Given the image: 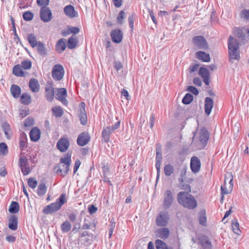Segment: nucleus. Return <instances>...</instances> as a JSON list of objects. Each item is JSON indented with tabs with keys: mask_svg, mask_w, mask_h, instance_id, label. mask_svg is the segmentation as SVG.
Returning a JSON list of instances; mask_svg holds the SVG:
<instances>
[{
	"mask_svg": "<svg viewBox=\"0 0 249 249\" xmlns=\"http://www.w3.org/2000/svg\"><path fill=\"white\" fill-rule=\"evenodd\" d=\"M177 199L180 205L188 209H193L197 206V201L196 199L188 193L179 192L177 195Z\"/></svg>",
	"mask_w": 249,
	"mask_h": 249,
	"instance_id": "obj_1",
	"label": "nucleus"
},
{
	"mask_svg": "<svg viewBox=\"0 0 249 249\" xmlns=\"http://www.w3.org/2000/svg\"><path fill=\"white\" fill-rule=\"evenodd\" d=\"M71 155L67 154L66 156L60 159V162L54 167L57 174L62 177L65 176L68 174L71 163Z\"/></svg>",
	"mask_w": 249,
	"mask_h": 249,
	"instance_id": "obj_2",
	"label": "nucleus"
},
{
	"mask_svg": "<svg viewBox=\"0 0 249 249\" xmlns=\"http://www.w3.org/2000/svg\"><path fill=\"white\" fill-rule=\"evenodd\" d=\"M228 48L230 61L233 62V60H239L240 58L239 44L237 40L231 36L229 37Z\"/></svg>",
	"mask_w": 249,
	"mask_h": 249,
	"instance_id": "obj_3",
	"label": "nucleus"
},
{
	"mask_svg": "<svg viewBox=\"0 0 249 249\" xmlns=\"http://www.w3.org/2000/svg\"><path fill=\"white\" fill-rule=\"evenodd\" d=\"M67 198L65 194H62L57 199L56 201L45 207L43 210L44 213L49 214L59 210L62 206L67 202Z\"/></svg>",
	"mask_w": 249,
	"mask_h": 249,
	"instance_id": "obj_4",
	"label": "nucleus"
},
{
	"mask_svg": "<svg viewBox=\"0 0 249 249\" xmlns=\"http://www.w3.org/2000/svg\"><path fill=\"white\" fill-rule=\"evenodd\" d=\"M233 35L239 38L241 43H246L249 41V29L235 28Z\"/></svg>",
	"mask_w": 249,
	"mask_h": 249,
	"instance_id": "obj_5",
	"label": "nucleus"
},
{
	"mask_svg": "<svg viewBox=\"0 0 249 249\" xmlns=\"http://www.w3.org/2000/svg\"><path fill=\"white\" fill-rule=\"evenodd\" d=\"M192 41L194 46L197 49L207 50L209 48L208 44L205 38L201 36H196L193 38Z\"/></svg>",
	"mask_w": 249,
	"mask_h": 249,
	"instance_id": "obj_6",
	"label": "nucleus"
},
{
	"mask_svg": "<svg viewBox=\"0 0 249 249\" xmlns=\"http://www.w3.org/2000/svg\"><path fill=\"white\" fill-rule=\"evenodd\" d=\"M170 219L168 213L162 211L159 213L156 219V223L159 227L166 226Z\"/></svg>",
	"mask_w": 249,
	"mask_h": 249,
	"instance_id": "obj_7",
	"label": "nucleus"
},
{
	"mask_svg": "<svg viewBox=\"0 0 249 249\" xmlns=\"http://www.w3.org/2000/svg\"><path fill=\"white\" fill-rule=\"evenodd\" d=\"M52 77L56 81L61 80L64 76V69L60 64L55 65L52 70Z\"/></svg>",
	"mask_w": 249,
	"mask_h": 249,
	"instance_id": "obj_8",
	"label": "nucleus"
},
{
	"mask_svg": "<svg viewBox=\"0 0 249 249\" xmlns=\"http://www.w3.org/2000/svg\"><path fill=\"white\" fill-rule=\"evenodd\" d=\"M120 125V121H118L114 125L107 126L103 129L102 136L105 142H108L109 140L110 134L116 129H118Z\"/></svg>",
	"mask_w": 249,
	"mask_h": 249,
	"instance_id": "obj_9",
	"label": "nucleus"
},
{
	"mask_svg": "<svg viewBox=\"0 0 249 249\" xmlns=\"http://www.w3.org/2000/svg\"><path fill=\"white\" fill-rule=\"evenodd\" d=\"M40 17L44 22L50 21L52 18V13L49 7H42L40 10Z\"/></svg>",
	"mask_w": 249,
	"mask_h": 249,
	"instance_id": "obj_10",
	"label": "nucleus"
},
{
	"mask_svg": "<svg viewBox=\"0 0 249 249\" xmlns=\"http://www.w3.org/2000/svg\"><path fill=\"white\" fill-rule=\"evenodd\" d=\"M196 138H198L202 145H205L209 138L208 131L204 129H201L197 134H195L193 139Z\"/></svg>",
	"mask_w": 249,
	"mask_h": 249,
	"instance_id": "obj_11",
	"label": "nucleus"
},
{
	"mask_svg": "<svg viewBox=\"0 0 249 249\" xmlns=\"http://www.w3.org/2000/svg\"><path fill=\"white\" fill-rule=\"evenodd\" d=\"M173 201V197L171 191L169 190H166L164 194L163 208L165 209H169L171 206Z\"/></svg>",
	"mask_w": 249,
	"mask_h": 249,
	"instance_id": "obj_12",
	"label": "nucleus"
},
{
	"mask_svg": "<svg viewBox=\"0 0 249 249\" xmlns=\"http://www.w3.org/2000/svg\"><path fill=\"white\" fill-rule=\"evenodd\" d=\"M70 146V142L68 139L65 137L61 138L57 142L56 146L61 152H65L68 150Z\"/></svg>",
	"mask_w": 249,
	"mask_h": 249,
	"instance_id": "obj_13",
	"label": "nucleus"
},
{
	"mask_svg": "<svg viewBox=\"0 0 249 249\" xmlns=\"http://www.w3.org/2000/svg\"><path fill=\"white\" fill-rule=\"evenodd\" d=\"M19 166L22 173L24 176L27 175L30 173L31 170L29 166L27 159L26 157H23L19 159Z\"/></svg>",
	"mask_w": 249,
	"mask_h": 249,
	"instance_id": "obj_14",
	"label": "nucleus"
},
{
	"mask_svg": "<svg viewBox=\"0 0 249 249\" xmlns=\"http://www.w3.org/2000/svg\"><path fill=\"white\" fill-rule=\"evenodd\" d=\"M201 167L200 160L198 157L194 156L191 158L190 162V167L194 173H198Z\"/></svg>",
	"mask_w": 249,
	"mask_h": 249,
	"instance_id": "obj_15",
	"label": "nucleus"
},
{
	"mask_svg": "<svg viewBox=\"0 0 249 249\" xmlns=\"http://www.w3.org/2000/svg\"><path fill=\"white\" fill-rule=\"evenodd\" d=\"M89 140L90 136L89 134L86 132H84L78 136L77 142L79 145L83 146L86 145Z\"/></svg>",
	"mask_w": 249,
	"mask_h": 249,
	"instance_id": "obj_16",
	"label": "nucleus"
},
{
	"mask_svg": "<svg viewBox=\"0 0 249 249\" xmlns=\"http://www.w3.org/2000/svg\"><path fill=\"white\" fill-rule=\"evenodd\" d=\"M67 90L65 88L58 89V92L56 94V98L60 101L64 105H67L68 101L66 99L67 96Z\"/></svg>",
	"mask_w": 249,
	"mask_h": 249,
	"instance_id": "obj_17",
	"label": "nucleus"
},
{
	"mask_svg": "<svg viewBox=\"0 0 249 249\" xmlns=\"http://www.w3.org/2000/svg\"><path fill=\"white\" fill-rule=\"evenodd\" d=\"M155 235L158 237L162 239H167L170 234L169 230L166 228H161L157 229L155 232Z\"/></svg>",
	"mask_w": 249,
	"mask_h": 249,
	"instance_id": "obj_18",
	"label": "nucleus"
},
{
	"mask_svg": "<svg viewBox=\"0 0 249 249\" xmlns=\"http://www.w3.org/2000/svg\"><path fill=\"white\" fill-rule=\"evenodd\" d=\"M199 75L203 78L204 83L206 85H209L210 84V73L209 70L206 68L201 67L199 70Z\"/></svg>",
	"mask_w": 249,
	"mask_h": 249,
	"instance_id": "obj_19",
	"label": "nucleus"
},
{
	"mask_svg": "<svg viewBox=\"0 0 249 249\" xmlns=\"http://www.w3.org/2000/svg\"><path fill=\"white\" fill-rule=\"evenodd\" d=\"M110 36L113 42L119 43L123 38V33L120 30H115L111 32Z\"/></svg>",
	"mask_w": 249,
	"mask_h": 249,
	"instance_id": "obj_20",
	"label": "nucleus"
},
{
	"mask_svg": "<svg viewBox=\"0 0 249 249\" xmlns=\"http://www.w3.org/2000/svg\"><path fill=\"white\" fill-rule=\"evenodd\" d=\"M213 100L210 97H206L205 99L204 110L207 115H209L213 107Z\"/></svg>",
	"mask_w": 249,
	"mask_h": 249,
	"instance_id": "obj_21",
	"label": "nucleus"
},
{
	"mask_svg": "<svg viewBox=\"0 0 249 249\" xmlns=\"http://www.w3.org/2000/svg\"><path fill=\"white\" fill-rule=\"evenodd\" d=\"M80 109L79 117L81 123L83 125H85L87 123V114L85 109V103L82 102L80 104Z\"/></svg>",
	"mask_w": 249,
	"mask_h": 249,
	"instance_id": "obj_22",
	"label": "nucleus"
},
{
	"mask_svg": "<svg viewBox=\"0 0 249 249\" xmlns=\"http://www.w3.org/2000/svg\"><path fill=\"white\" fill-rule=\"evenodd\" d=\"M64 12L65 15L69 18H73L77 17L78 14L74 10L73 6L69 5L64 8Z\"/></svg>",
	"mask_w": 249,
	"mask_h": 249,
	"instance_id": "obj_23",
	"label": "nucleus"
},
{
	"mask_svg": "<svg viewBox=\"0 0 249 249\" xmlns=\"http://www.w3.org/2000/svg\"><path fill=\"white\" fill-rule=\"evenodd\" d=\"M199 244L204 249H211L212 244L208 238L206 236H201L199 239Z\"/></svg>",
	"mask_w": 249,
	"mask_h": 249,
	"instance_id": "obj_24",
	"label": "nucleus"
},
{
	"mask_svg": "<svg viewBox=\"0 0 249 249\" xmlns=\"http://www.w3.org/2000/svg\"><path fill=\"white\" fill-rule=\"evenodd\" d=\"M45 97L50 102L53 100L54 98V89L52 85H47L45 87Z\"/></svg>",
	"mask_w": 249,
	"mask_h": 249,
	"instance_id": "obj_25",
	"label": "nucleus"
},
{
	"mask_svg": "<svg viewBox=\"0 0 249 249\" xmlns=\"http://www.w3.org/2000/svg\"><path fill=\"white\" fill-rule=\"evenodd\" d=\"M31 140L34 142L37 141L40 137V131L36 127H33L30 132Z\"/></svg>",
	"mask_w": 249,
	"mask_h": 249,
	"instance_id": "obj_26",
	"label": "nucleus"
},
{
	"mask_svg": "<svg viewBox=\"0 0 249 249\" xmlns=\"http://www.w3.org/2000/svg\"><path fill=\"white\" fill-rule=\"evenodd\" d=\"M196 56L198 59L203 62H209L211 60V57L209 53L203 51H198L196 53Z\"/></svg>",
	"mask_w": 249,
	"mask_h": 249,
	"instance_id": "obj_27",
	"label": "nucleus"
},
{
	"mask_svg": "<svg viewBox=\"0 0 249 249\" xmlns=\"http://www.w3.org/2000/svg\"><path fill=\"white\" fill-rule=\"evenodd\" d=\"M18 220L15 215H11L9 219L8 227L13 231H16L18 229Z\"/></svg>",
	"mask_w": 249,
	"mask_h": 249,
	"instance_id": "obj_28",
	"label": "nucleus"
},
{
	"mask_svg": "<svg viewBox=\"0 0 249 249\" xmlns=\"http://www.w3.org/2000/svg\"><path fill=\"white\" fill-rule=\"evenodd\" d=\"M29 87L33 92H38L39 90L40 86L38 81L35 79H31L29 83Z\"/></svg>",
	"mask_w": 249,
	"mask_h": 249,
	"instance_id": "obj_29",
	"label": "nucleus"
},
{
	"mask_svg": "<svg viewBox=\"0 0 249 249\" xmlns=\"http://www.w3.org/2000/svg\"><path fill=\"white\" fill-rule=\"evenodd\" d=\"M2 128L4 131V134L6 138L9 140L12 135V130L10 126L7 122H4L2 124Z\"/></svg>",
	"mask_w": 249,
	"mask_h": 249,
	"instance_id": "obj_30",
	"label": "nucleus"
},
{
	"mask_svg": "<svg viewBox=\"0 0 249 249\" xmlns=\"http://www.w3.org/2000/svg\"><path fill=\"white\" fill-rule=\"evenodd\" d=\"M27 40L32 48H35L39 41H37L36 36L33 34H29L27 36Z\"/></svg>",
	"mask_w": 249,
	"mask_h": 249,
	"instance_id": "obj_31",
	"label": "nucleus"
},
{
	"mask_svg": "<svg viewBox=\"0 0 249 249\" xmlns=\"http://www.w3.org/2000/svg\"><path fill=\"white\" fill-rule=\"evenodd\" d=\"M13 73L18 77H24L26 74L23 71L20 65H17L13 67Z\"/></svg>",
	"mask_w": 249,
	"mask_h": 249,
	"instance_id": "obj_32",
	"label": "nucleus"
},
{
	"mask_svg": "<svg viewBox=\"0 0 249 249\" xmlns=\"http://www.w3.org/2000/svg\"><path fill=\"white\" fill-rule=\"evenodd\" d=\"M10 91L14 98H18L21 94V89L17 85H12L10 88Z\"/></svg>",
	"mask_w": 249,
	"mask_h": 249,
	"instance_id": "obj_33",
	"label": "nucleus"
},
{
	"mask_svg": "<svg viewBox=\"0 0 249 249\" xmlns=\"http://www.w3.org/2000/svg\"><path fill=\"white\" fill-rule=\"evenodd\" d=\"M36 49L38 53L40 55L42 56H45L47 54V51L45 46L44 44L42 42H39L37 46H36Z\"/></svg>",
	"mask_w": 249,
	"mask_h": 249,
	"instance_id": "obj_34",
	"label": "nucleus"
},
{
	"mask_svg": "<svg viewBox=\"0 0 249 249\" xmlns=\"http://www.w3.org/2000/svg\"><path fill=\"white\" fill-rule=\"evenodd\" d=\"M232 187L233 184H227V183H224V185L221 187L222 195H227L229 194L231 191Z\"/></svg>",
	"mask_w": 249,
	"mask_h": 249,
	"instance_id": "obj_35",
	"label": "nucleus"
},
{
	"mask_svg": "<svg viewBox=\"0 0 249 249\" xmlns=\"http://www.w3.org/2000/svg\"><path fill=\"white\" fill-rule=\"evenodd\" d=\"M231 227L232 231L234 233L237 235H240L241 231L239 228V224L235 219L231 221Z\"/></svg>",
	"mask_w": 249,
	"mask_h": 249,
	"instance_id": "obj_36",
	"label": "nucleus"
},
{
	"mask_svg": "<svg viewBox=\"0 0 249 249\" xmlns=\"http://www.w3.org/2000/svg\"><path fill=\"white\" fill-rule=\"evenodd\" d=\"M20 101L24 105H29L31 102V97L28 94L23 93L20 97Z\"/></svg>",
	"mask_w": 249,
	"mask_h": 249,
	"instance_id": "obj_37",
	"label": "nucleus"
},
{
	"mask_svg": "<svg viewBox=\"0 0 249 249\" xmlns=\"http://www.w3.org/2000/svg\"><path fill=\"white\" fill-rule=\"evenodd\" d=\"M66 49L65 39H61L57 43L56 45V49L57 52L61 53Z\"/></svg>",
	"mask_w": 249,
	"mask_h": 249,
	"instance_id": "obj_38",
	"label": "nucleus"
},
{
	"mask_svg": "<svg viewBox=\"0 0 249 249\" xmlns=\"http://www.w3.org/2000/svg\"><path fill=\"white\" fill-rule=\"evenodd\" d=\"M77 44V40L75 36H72L70 37L68 41V47L70 49L74 48Z\"/></svg>",
	"mask_w": 249,
	"mask_h": 249,
	"instance_id": "obj_39",
	"label": "nucleus"
},
{
	"mask_svg": "<svg viewBox=\"0 0 249 249\" xmlns=\"http://www.w3.org/2000/svg\"><path fill=\"white\" fill-rule=\"evenodd\" d=\"M19 204L18 202L13 201L10 204L9 211L12 213H16L19 212Z\"/></svg>",
	"mask_w": 249,
	"mask_h": 249,
	"instance_id": "obj_40",
	"label": "nucleus"
},
{
	"mask_svg": "<svg viewBox=\"0 0 249 249\" xmlns=\"http://www.w3.org/2000/svg\"><path fill=\"white\" fill-rule=\"evenodd\" d=\"M47 191V186L44 183H41L39 184L37 189V193L39 196H44Z\"/></svg>",
	"mask_w": 249,
	"mask_h": 249,
	"instance_id": "obj_41",
	"label": "nucleus"
},
{
	"mask_svg": "<svg viewBox=\"0 0 249 249\" xmlns=\"http://www.w3.org/2000/svg\"><path fill=\"white\" fill-rule=\"evenodd\" d=\"M52 111L53 115L56 117H60L62 116L63 114V111L62 108L58 106L52 108Z\"/></svg>",
	"mask_w": 249,
	"mask_h": 249,
	"instance_id": "obj_42",
	"label": "nucleus"
},
{
	"mask_svg": "<svg viewBox=\"0 0 249 249\" xmlns=\"http://www.w3.org/2000/svg\"><path fill=\"white\" fill-rule=\"evenodd\" d=\"M155 245L157 249H166L169 247L165 242L160 239L156 240Z\"/></svg>",
	"mask_w": 249,
	"mask_h": 249,
	"instance_id": "obj_43",
	"label": "nucleus"
},
{
	"mask_svg": "<svg viewBox=\"0 0 249 249\" xmlns=\"http://www.w3.org/2000/svg\"><path fill=\"white\" fill-rule=\"evenodd\" d=\"M199 222L201 225L203 226L206 225V217L205 216V211L204 210L201 211L199 213Z\"/></svg>",
	"mask_w": 249,
	"mask_h": 249,
	"instance_id": "obj_44",
	"label": "nucleus"
},
{
	"mask_svg": "<svg viewBox=\"0 0 249 249\" xmlns=\"http://www.w3.org/2000/svg\"><path fill=\"white\" fill-rule=\"evenodd\" d=\"M71 224L69 221H66L61 225V229L63 232H67L71 230Z\"/></svg>",
	"mask_w": 249,
	"mask_h": 249,
	"instance_id": "obj_45",
	"label": "nucleus"
},
{
	"mask_svg": "<svg viewBox=\"0 0 249 249\" xmlns=\"http://www.w3.org/2000/svg\"><path fill=\"white\" fill-rule=\"evenodd\" d=\"M174 168L173 166L170 164H168L165 165L164 168V174L166 176H170L173 172Z\"/></svg>",
	"mask_w": 249,
	"mask_h": 249,
	"instance_id": "obj_46",
	"label": "nucleus"
},
{
	"mask_svg": "<svg viewBox=\"0 0 249 249\" xmlns=\"http://www.w3.org/2000/svg\"><path fill=\"white\" fill-rule=\"evenodd\" d=\"M193 100V96L190 93H187L182 99V103L186 105L190 104Z\"/></svg>",
	"mask_w": 249,
	"mask_h": 249,
	"instance_id": "obj_47",
	"label": "nucleus"
},
{
	"mask_svg": "<svg viewBox=\"0 0 249 249\" xmlns=\"http://www.w3.org/2000/svg\"><path fill=\"white\" fill-rule=\"evenodd\" d=\"M20 66L24 70H30L32 67V63L30 60H25L21 62Z\"/></svg>",
	"mask_w": 249,
	"mask_h": 249,
	"instance_id": "obj_48",
	"label": "nucleus"
},
{
	"mask_svg": "<svg viewBox=\"0 0 249 249\" xmlns=\"http://www.w3.org/2000/svg\"><path fill=\"white\" fill-rule=\"evenodd\" d=\"M27 142L26 135L25 133L22 132L20 135V146L24 147L25 146Z\"/></svg>",
	"mask_w": 249,
	"mask_h": 249,
	"instance_id": "obj_49",
	"label": "nucleus"
},
{
	"mask_svg": "<svg viewBox=\"0 0 249 249\" xmlns=\"http://www.w3.org/2000/svg\"><path fill=\"white\" fill-rule=\"evenodd\" d=\"M34 15L32 13L30 12H25L23 14V18L26 21H30L33 18Z\"/></svg>",
	"mask_w": 249,
	"mask_h": 249,
	"instance_id": "obj_50",
	"label": "nucleus"
},
{
	"mask_svg": "<svg viewBox=\"0 0 249 249\" xmlns=\"http://www.w3.org/2000/svg\"><path fill=\"white\" fill-rule=\"evenodd\" d=\"M232 180L233 176L232 173L230 172L227 173L225 175L224 183H227V181H229L228 184H233Z\"/></svg>",
	"mask_w": 249,
	"mask_h": 249,
	"instance_id": "obj_51",
	"label": "nucleus"
},
{
	"mask_svg": "<svg viewBox=\"0 0 249 249\" xmlns=\"http://www.w3.org/2000/svg\"><path fill=\"white\" fill-rule=\"evenodd\" d=\"M28 184L29 187L34 189L36 187L37 182L35 179L33 178H30L28 180Z\"/></svg>",
	"mask_w": 249,
	"mask_h": 249,
	"instance_id": "obj_52",
	"label": "nucleus"
},
{
	"mask_svg": "<svg viewBox=\"0 0 249 249\" xmlns=\"http://www.w3.org/2000/svg\"><path fill=\"white\" fill-rule=\"evenodd\" d=\"M0 151L2 154L5 155L8 153V149L6 144L4 142L0 143Z\"/></svg>",
	"mask_w": 249,
	"mask_h": 249,
	"instance_id": "obj_53",
	"label": "nucleus"
},
{
	"mask_svg": "<svg viewBox=\"0 0 249 249\" xmlns=\"http://www.w3.org/2000/svg\"><path fill=\"white\" fill-rule=\"evenodd\" d=\"M34 124V120L30 117L27 118L24 122V125L26 127H30Z\"/></svg>",
	"mask_w": 249,
	"mask_h": 249,
	"instance_id": "obj_54",
	"label": "nucleus"
},
{
	"mask_svg": "<svg viewBox=\"0 0 249 249\" xmlns=\"http://www.w3.org/2000/svg\"><path fill=\"white\" fill-rule=\"evenodd\" d=\"M240 17L246 19H249V9L243 10L240 13Z\"/></svg>",
	"mask_w": 249,
	"mask_h": 249,
	"instance_id": "obj_55",
	"label": "nucleus"
},
{
	"mask_svg": "<svg viewBox=\"0 0 249 249\" xmlns=\"http://www.w3.org/2000/svg\"><path fill=\"white\" fill-rule=\"evenodd\" d=\"M125 13L124 11H121L120 12L119 15L117 17V22L119 24L123 23V19L124 18Z\"/></svg>",
	"mask_w": 249,
	"mask_h": 249,
	"instance_id": "obj_56",
	"label": "nucleus"
},
{
	"mask_svg": "<svg viewBox=\"0 0 249 249\" xmlns=\"http://www.w3.org/2000/svg\"><path fill=\"white\" fill-rule=\"evenodd\" d=\"M37 4L38 5L42 7H47L49 4V0H37Z\"/></svg>",
	"mask_w": 249,
	"mask_h": 249,
	"instance_id": "obj_57",
	"label": "nucleus"
},
{
	"mask_svg": "<svg viewBox=\"0 0 249 249\" xmlns=\"http://www.w3.org/2000/svg\"><path fill=\"white\" fill-rule=\"evenodd\" d=\"M187 90L192 92L195 95H197L199 93L198 89L196 87L193 86H190L188 87Z\"/></svg>",
	"mask_w": 249,
	"mask_h": 249,
	"instance_id": "obj_58",
	"label": "nucleus"
},
{
	"mask_svg": "<svg viewBox=\"0 0 249 249\" xmlns=\"http://www.w3.org/2000/svg\"><path fill=\"white\" fill-rule=\"evenodd\" d=\"M161 163V160H156V169L157 170V179L159 178Z\"/></svg>",
	"mask_w": 249,
	"mask_h": 249,
	"instance_id": "obj_59",
	"label": "nucleus"
},
{
	"mask_svg": "<svg viewBox=\"0 0 249 249\" xmlns=\"http://www.w3.org/2000/svg\"><path fill=\"white\" fill-rule=\"evenodd\" d=\"M88 211L90 214H93L96 212L97 208L94 205H92L89 207Z\"/></svg>",
	"mask_w": 249,
	"mask_h": 249,
	"instance_id": "obj_60",
	"label": "nucleus"
},
{
	"mask_svg": "<svg viewBox=\"0 0 249 249\" xmlns=\"http://www.w3.org/2000/svg\"><path fill=\"white\" fill-rule=\"evenodd\" d=\"M181 189L182 190H185V192L188 193V194H189V193H190L191 191V187L189 184L183 185Z\"/></svg>",
	"mask_w": 249,
	"mask_h": 249,
	"instance_id": "obj_61",
	"label": "nucleus"
},
{
	"mask_svg": "<svg viewBox=\"0 0 249 249\" xmlns=\"http://www.w3.org/2000/svg\"><path fill=\"white\" fill-rule=\"evenodd\" d=\"M193 83L197 86H201L202 84L201 80L198 77H196L193 79Z\"/></svg>",
	"mask_w": 249,
	"mask_h": 249,
	"instance_id": "obj_62",
	"label": "nucleus"
},
{
	"mask_svg": "<svg viewBox=\"0 0 249 249\" xmlns=\"http://www.w3.org/2000/svg\"><path fill=\"white\" fill-rule=\"evenodd\" d=\"M69 31L71 33L76 34L79 32V29L76 27H71L68 28Z\"/></svg>",
	"mask_w": 249,
	"mask_h": 249,
	"instance_id": "obj_63",
	"label": "nucleus"
},
{
	"mask_svg": "<svg viewBox=\"0 0 249 249\" xmlns=\"http://www.w3.org/2000/svg\"><path fill=\"white\" fill-rule=\"evenodd\" d=\"M199 66V64H195L189 68V71L191 73L194 72L197 70Z\"/></svg>",
	"mask_w": 249,
	"mask_h": 249,
	"instance_id": "obj_64",
	"label": "nucleus"
}]
</instances>
